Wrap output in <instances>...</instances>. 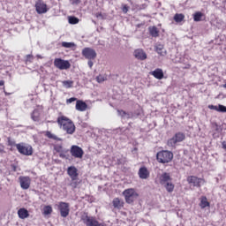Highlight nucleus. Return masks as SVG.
Segmentation results:
<instances>
[{
	"instance_id": "obj_45",
	"label": "nucleus",
	"mask_w": 226,
	"mask_h": 226,
	"mask_svg": "<svg viewBox=\"0 0 226 226\" xmlns=\"http://www.w3.org/2000/svg\"><path fill=\"white\" fill-rule=\"evenodd\" d=\"M79 3V0H74L73 4Z\"/></svg>"
},
{
	"instance_id": "obj_44",
	"label": "nucleus",
	"mask_w": 226,
	"mask_h": 226,
	"mask_svg": "<svg viewBox=\"0 0 226 226\" xmlns=\"http://www.w3.org/2000/svg\"><path fill=\"white\" fill-rule=\"evenodd\" d=\"M0 86H4V80H0Z\"/></svg>"
},
{
	"instance_id": "obj_15",
	"label": "nucleus",
	"mask_w": 226,
	"mask_h": 226,
	"mask_svg": "<svg viewBox=\"0 0 226 226\" xmlns=\"http://www.w3.org/2000/svg\"><path fill=\"white\" fill-rule=\"evenodd\" d=\"M71 154L74 158H82L84 156V150L80 147L74 145L71 147Z\"/></svg>"
},
{
	"instance_id": "obj_40",
	"label": "nucleus",
	"mask_w": 226,
	"mask_h": 226,
	"mask_svg": "<svg viewBox=\"0 0 226 226\" xmlns=\"http://www.w3.org/2000/svg\"><path fill=\"white\" fill-rule=\"evenodd\" d=\"M26 61L32 62L33 61V56L27 55L26 56Z\"/></svg>"
},
{
	"instance_id": "obj_32",
	"label": "nucleus",
	"mask_w": 226,
	"mask_h": 226,
	"mask_svg": "<svg viewBox=\"0 0 226 226\" xmlns=\"http://www.w3.org/2000/svg\"><path fill=\"white\" fill-rule=\"evenodd\" d=\"M117 112H118V116H121V117H124V119L130 118V114L125 113L123 110H117Z\"/></svg>"
},
{
	"instance_id": "obj_21",
	"label": "nucleus",
	"mask_w": 226,
	"mask_h": 226,
	"mask_svg": "<svg viewBox=\"0 0 226 226\" xmlns=\"http://www.w3.org/2000/svg\"><path fill=\"white\" fill-rule=\"evenodd\" d=\"M152 75L155 79H158V80H162V79H163V70L155 69L154 71L152 72Z\"/></svg>"
},
{
	"instance_id": "obj_36",
	"label": "nucleus",
	"mask_w": 226,
	"mask_h": 226,
	"mask_svg": "<svg viewBox=\"0 0 226 226\" xmlns=\"http://www.w3.org/2000/svg\"><path fill=\"white\" fill-rule=\"evenodd\" d=\"M73 102H77V98L72 97V98L66 100L67 104L73 103Z\"/></svg>"
},
{
	"instance_id": "obj_3",
	"label": "nucleus",
	"mask_w": 226,
	"mask_h": 226,
	"mask_svg": "<svg viewBox=\"0 0 226 226\" xmlns=\"http://www.w3.org/2000/svg\"><path fill=\"white\" fill-rule=\"evenodd\" d=\"M156 158L159 163H169V162H172L174 154L170 151L163 150L157 153Z\"/></svg>"
},
{
	"instance_id": "obj_29",
	"label": "nucleus",
	"mask_w": 226,
	"mask_h": 226,
	"mask_svg": "<svg viewBox=\"0 0 226 226\" xmlns=\"http://www.w3.org/2000/svg\"><path fill=\"white\" fill-rule=\"evenodd\" d=\"M64 87L66 89H70V87H73V81L72 80H64L62 82Z\"/></svg>"
},
{
	"instance_id": "obj_1",
	"label": "nucleus",
	"mask_w": 226,
	"mask_h": 226,
	"mask_svg": "<svg viewBox=\"0 0 226 226\" xmlns=\"http://www.w3.org/2000/svg\"><path fill=\"white\" fill-rule=\"evenodd\" d=\"M57 123L60 125V128L64 130V132H66L69 135H72V133H75V124L72 120H70L66 117H60L57 118Z\"/></svg>"
},
{
	"instance_id": "obj_42",
	"label": "nucleus",
	"mask_w": 226,
	"mask_h": 226,
	"mask_svg": "<svg viewBox=\"0 0 226 226\" xmlns=\"http://www.w3.org/2000/svg\"><path fill=\"white\" fill-rule=\"evenodd\" d=\"M88 66L89 68H93V61L91 60L88 61Z\"/></svg>"
},
{
	"instance_id": "obj_20",
	"label": "nucleus",
	"mask_w": 226,
	"mask_h": 226,
	"mask_svg": "<svg viewBox=\"0 0 226 226\" xmlns=\"http://www.w3.org/2000/svg\"><path fill=\"white\" fill-rule=\"evenodd\" d=\"M18 215L21 220H26V218H29V211L26 208H19L18 210Z\"/></svg>"
},
{
	"instance_id": "obj_25",
	"label": "nucleus",
	"mask_w": 226,
	"mask_h": 226,
	"mask_svg": "<svg viewBox=\"0 0 226 226\" xmlns=\"http://www.w3.org/2000/svg\"><path fill=\"white\" fill-rule=\"evenodd\" d=\"M174 20L175 22H177V23L183 22V20H185V14H182V13L175 14Z\"/></svg>"
},
{
	"instance_id": "obj_46",
	"label": "nucleus",
	"mask_w": 226,
	"mask_h": 226,
	"mask_svg": "<svg viewBox=\"0 0 226 226\" xmlns=\"http://www.w3.org/2000/svg\"><path fill=\"white\" fill-rule=\"evenodd\" d=\"M60 157H61V158H64V154H60Z\"/></svg>"
},
{
	"instance_id": "obj_28",
	"label": "nucleus",
	"mask_w": 226,
	"mask_h": 226,
	"mask_svg": "<svg viewBox=\"0 0 226 226\" xmlns=\"http://www.w3.org/2000/svg\"><path fill=\"white\" fill-rule=\"evenodd\" d=\"M62 47H64V49H73V47H77V45L74 44V42L63 41Z\"/></svg>"
},
{
	"instance_id": "obj_9",
	"label": "nucleus",
	"mask_w": 226,
	"mask_h": 226,
	"mask_svg": "<svg viewBox=\"0 0 226 226\" xmlns=\"http://www.w3.org/2000/svg\"><path fill=\"white\" fill-rule=\"evenodd\" d=\"M50 8H49V5L45 4V2L39 0L35 3V11L39 15H43V13H47Z\"/></svg>"
},
{
	"instance_id": "obj_33",
	"label": "nucleus",
	"mask_w": 226,
	"mask_h": 226,
	"mask_svg": "<svg viewBox=\"0 0 226 226\" xmlns=\"http://www.w3.org/2000/svg\"><path fill=\"white\" fill-rule=\"evenodd\" d=\"M69 24H79V19L76 17H69Z\"/></svg>"
},
{
	"instance_id": "obj_2",
	"label": "nucleus",
	"mask_w": 226,
	"mask_h": 226,
	"mask_svg": "<svg viewBox=\"0 0 226 226\" xmlns=\"http://www.w3.org/2000/svg\"><path fill=\"white\" fill-rule=\"evenodd\" d=\"M160 185L166 188L169 193H172L174 192V184H172V177H170V174L169 173H162L159 177Z\"/></svg>"
},
{
	"instance_id": "obj_14",
	"label": "nucleus",
	"mask_w": 226,
	"mask_h": 226,
	"mask_svg": "<svg viewBox=\"0 0 226 226\" xmlns=\"http://www.w3.org/2000/svg\"><path fill=\"white\" fill-rule=\"evenodd\" d=\"M19 181L22 190H29L31 187V177L20 176Z\"/></svg>"
},
{
	"instance_id": "obj_17",
	"label": "nucleus",
	"mask_w": 226,
	"mask_h": 226,
	"mask_svg": "<svg viewBox=\"0 0 226 226\" xmlns=\"http://www.w3.org/2000/svg\"><path fill=\"white\" fill-rule=\"evenodd\" d=\"M76 110H79V112H86V110H87V104L81 100L77 101Z\"/></svg>"
},
{
	"instance_id": "obj_13",
	"label": "nucleus",
	"mask_w": 226,
	"mask_h": 226,
	"mask_svg": "<svg viewBox=\"0 0 226 226\" xmlns=\"http://www.w3.org/2000/svg\"><path fill=\"white\" fill-rule=\"evenodd\" d=\"M82 56L88 60L96 59V51L91 48L82 49Z\"/></svg>"
},
{
	"instance_id": "obj_18",
	"label": "nucleus",
	"mask_w": 226,
	"mask_h": 226,
	"mask_svg": "<svg viewBox=\"0 0 226 226\" xmlns=\"http://www.w3.org/2000/svg\"><path fill=\"white\" fill-rule=\"evenodd\" d=\"M113 207L116 209H121L124 207V201L119 198H115L112 201Z\"/></svg>"
},
{
	"instance_id": "obj_24",
	"label": "nucleus",
	"mask_w": 226,
	"mask_h": 226,
	"mask_svg": "<svg viewBox=\"0 0 226 226\" xmlns=\"http://www.w3.org/2000/svg\"><path fill=\"white\" fill-rule=\"evenodd\" d=\"M42 215H44V216H49V215H52V207L51 206H45L42 208Z\"/></svg>"
},
{
	"instance_id": "obj_23",
	"label": "nucleus",
	"mask_w": 226,
	"mask_h": 226,
	"mask_svg": "<svg viewBox=\"0 0 226 226\" xmlns=\"http://www.w3.org/2000/svg\"><path fill=\"white\" fill-rule=\"evenodd\" d=\"M41 114V110L34 109L31 115L33 121L38 122L40 121V116Z\"/></svg>"
},
{
	"instance_id": "obj_35",
	"label": "nucleus",
	"mask_w": 226,
	"mask_h": 226,
	"mask_svg": "<svg viewBox=\"0 0 226 226\" xmlns=\"http://www.w3.org/2000/svg\"><path fill=\"white\" fill-rule=\"evenodd\" d=\"M217 112H223V113H225L226 112V106L219 104L217 106Z\"/></svg>"
},
{
	"instance_id": "obj_16",
	"label": "nucleus",
	"mask_w": 226,
	"mask_h": 226,
	"mask_svg": "<svg viewBox=\"0 0 226 226\" xmlns=\"http://www.w3.org/2000/svg\"><path fill=\"white\" fill-rule=\"evenodd\" d=\"M134 57H136V59H139L140 61H144L145 59H147V55L143 49H136L134 51Z\"/></svg>"
},
{
	"instance_id": "obj_11",
	"label": "nucleus",
	"mask_w": 226,
	"mask_h": 226,
	"mask_svg": "<svg viewBox=\"0 0 226 226\" xmlns=\"http://www.w3.org/2000/svg\"><path fill=\"white\" fill-rule=\"evenodd\" d=\"M57 207L63 218H66L70 215V205L68 203L59 202Z\"/></svg>"
},
{
	"instance_id": "obj_31",
	"label": "nucleus",
	"mask_w": 226,
	"mask_h": 226,
	"mask_svg": "<svg viewBox=\"0 0 226 226\" xmlns=\"http://www.w3.org/2000/svg\"><path fill=\"white\" fill-rule=\"evenodd\" d=\"M46 137H48V139H52L53 140H61V139L57 138V136H56V134H54L50 132H46Z\"/></svg>"
},
{
	"instance_id": "obj_4",
	"label": "nucleus",
	"mask_w": 226,
	"mask_h": 226,
	"mask_svg": "<svg viewBox=\"0 0 226 226\" xmlns=\"http://www.w3.org/2000/svg\"><path fill=\"white\" fill-rule=\"evenodd\" d=\"M123 195L127 204H133V202H135V200L139 197V193L134 188L125 189L123 192Z\"/></svg>"
},
{
	"instance_id": "obj_8",
	"label": "nucleus",
	"mask_w": 226,
	"mask_h": 226,
	"mask_svg": "<svg viewBox=\"0 0 226 226\" xmlns=\"http://www.w3.org/2000/svg\"><path fill=\"white\" fill-rule=\"evenodd\" d=\"M83 222L87 226H105V223L99 222L95 217L85 215L82 217Z\"/></svg>"
},
{
	"instance_id": "obj_30",
	"label": "nucleus",
	"mask_w": 226,
	"mask_h": 226,
	"mask_svg": "<svg viewBox=\"0 0 226 226\" xmlns=\"http://www.w3.org/2000/svg\"><path fill=\"white\" fill-rule=\"evenodd\" d=\"M202 12H196L193 14L194 22H200L202 20Z\"/></svg>"
},
{
	"instance_id": "obj_12",
	"label": "nucleus",
	"mask_w": 226,
	"mask_h": 226,
	"mask_svg": "<svg viewBox=\"0 0 226 226\" xmlns=\"http://www.w3.org/2000/svg\"><path fill=\"white\" fill-rule=\"evenodd\" d=\"M187 181L189 185H192V186H197L198 188H200L206 183L203 178H199L195 176L188 177Z\"/></svg>"
},
{
	"instance_id": "obj_5",
	"label": "nucleus",
	"mask_w": 226,
	"mask_h": 226,
	"mask_svg": "<svg viewBox=\"0 0 226 226\" xmlns=\"http://www.w3.org/2000/svg\"><path fill=\"white\" fill-rule=\"evenodd\" d=\"M67 174L72 179L71 186L72 188H77V179H79V170L75 168V166H70L67 169Z\"/></svg>"
},
{
	"instance_id": "obj_39",
	"label": "nucleus",
	"mask_w": 226,
	"mask_h": 226,
	"mask_svg": "<svg viewBox=\"0 0 226 226\" xmlns=\"http://www.w3.org/2000/svg\"><path fill=\"white\" fill-rule=\"evenodd\" d=\"M122 10L124 13H128V6L124 5Z\"/></svg>"
},
{
	"instance_id": "obj_38",
	"label": "nucleus",
	"mask_w": 226,
	"mask_h": 226,
	"mask_svg": "<svg viewBox=\"0 0 226 226\" xmlns=\"http://www.w3.org/2000/svg\"><path fill=\"white\" fill-rule=\"evenodd\" d=\"M56 151H57L58 153H61V151H63V147L58 146L55 147Z\"/></svg>"
},
{
	"instance_id": "obj_19",
	"label": "nucleus",
	"mask_w": 226,
	"mask_h": 226,
	"mask_svg": "<svg viewBox=\"0 0 226 226\" xmlns=\"http://www.w3.org/2000/svg\"><path fill=\"white\" fill-rule=\"evenodd\" d=\"M139 176L140 179H147L149 177V170H147V168L142 167L139 170Z\"/></svg>"
},
{
	"instance_id": "obj_37",
	"label": "nucleus",
	"mask_w": 226,
	"mask_h": 226,
	"mask_svg": "<svg viewBox=\"0 0 226 226\" xmlns=\"http://www.w3.org/2000/svg\"><path fill=\"white\" fill-rule=\"evenodd\" d=\"M208 109H210L211 110H216V111H218V106L210 105V106H208Z\"/></svg>"
},
{
	"instance_id": "obj_7",
	"label": "nucleus",
	"mask_w": 226,
	"mask_h": 226,
	"mask_svg": "<svg viewBox=\"0 0 226 226\" xmlns=\"http://www.w3.org/2000/svg\"><path fill=\"white\" fill-rule=\"evenodd\" d=\"M186 139V136L183 132H177L171 139L168 140V146L170 147H176V144L183 142Z\"/></svg>"
},
{
	"instance_id": "obj_10",
	"label": "nucleus",
	"mask_w": 226,
	"mask_h": 226,
	"mask_svg": "<svg viewBox=\"0 0 226 226\" xmlns=\"http://www.w3.org/2000/svg\"><path fill=\"white\" fill-rule=\"evenodd\" d=\"M54 64L56 68H58V70H68L70 66H72L68 60H64L61 58H56L54 60Z\"/></svg>"
},
{
	"instance_id": "obj_43",
	"label": "nucleus",
	"mask_w": 226,
	"mask_h": 226,
	"mask_svg": "<svg viewBox=\"0 0 226 226\" xmlns=\"http://www.w3.org/2000/svg\"><path fill=\"white\" fill-rule=\"evenodd\" d=\"M95 17H97V19H100V17H102V12H97L95 14Z\"/></svg>"
},
{
	"instance_id": "obj_34",
	"label": "nucleus",
	"mask_w": 226,
	"mask_h": 226,
	"mask_svg": "<svg viewBox=\"0 0 226 226\" xmlns=\"http://www.w3.org/2000/svg\"><path fill=\"white\" fill-rule=\"evenodd\" d=\"M97 82L102 83V82H105V80H107V76H103V75H99L96 78Z\"/></svg>"
},
{
	"instance_id": "obj_26",
	"label": "nucleus",
	"mask_w": 226,
	"mask_h": 226,
	"mask_svg": "<svg viewBox=\"0 0 226 226\" xmlns=\"http://www.w3.org/2000/svg\"><path fill=\"white\" fill-rule=\"evenodd\" d=\"M155 50L160 56H165L167 54V52L163 51V45L162 44L157 45Z\"/></svg>"
},
{
	"instance_id": "obj_27",
	"label": "nucleus",
	"mask_w": 226,
	"mask_h": 226,
	"mask_svg": "<svg viewBox=\"0 0 226 226\" xmlns=\"http://www.w3.org/2000/svg\"><path fill=\"white\" fill-rule=\"evenodd\" d=\"M149 33L151 36H154V38L158 37V28H156V26H150Z\"/></svg>"
},
{
	"instance_id": "obj_22",
	"label": "nucleus",
	"mask_w": 226,
	"mask_h": 226,
	"mask_svg": "<svg viewBox=\"0 0 226 226\" xmlns=\"http://www.w3.org/2000/svg\"><path fill=\"white\" fill-rule=\"evenodd\" d=\"M210 203L207 201V198L206 196H202L200 198V207L201 209H205V207H209Z\"/></svg>"
},
{
	"instance_id": "obj_41",
	"label": "nucleus",
	"mask_w": 226,
	"mask_h": 226,
	"mask_svg": "<svg viewBox=\"0 0 226 226\" xmlns=\"http://www.w3.org/2000/svg\"><path fill=\"white\" fill-rule=\"evenodd\" d=\"M8 145L9 146H15V141H13L11 139H8Z\"/></svg>"
},
{
	"instance_id": "obj_6",
	"label": "nucleus",
	"mask_w": 226,
	"mask_h": 226,
	"mask_svg": "<svg viewBox=\"0 0 226 226\" xmlns=\"http://www.w3.org/2000/svg\"><path fill=\"white\" fill-rule=\"evenodd\" d=\"M20 154H24L25 156H31L33 154V147L27 145L26 143H19L15 145Z\"/></svg>"
}]
</instances>
